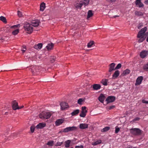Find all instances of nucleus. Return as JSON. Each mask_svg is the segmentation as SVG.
<instances>
[{
	"label": "nucleus",
	"instance_id": "f257e3e1",
	"mask_svg": "<svg viewBox=\"0 0 148 148\" xmlns=\"http://www.w3.org/2000/svg\"><path fill=\"white\" fill-rule=\"evenodd\" d=\"M147 28L145 27L143 28L142 29L138 32L137 35V37L139 38L138 40L139 42H143L145 39L146 36L147 35V34H146V33L145 34V32L147 30Z\"/></svg>",
	"mask_w": 148,
	"mask_h": 148
},
{
	"label": "nucleus",
	"instance_id": "f03ea898",
	"mask_svg": "<svg viewBox=\"0 0 148 148\" xmlns=\"http://www.w3.org/2000/svg\"><path fill=\"white\" fill-rule=\"evenodd\" d=\"M23 27L25 31L28 32L27 33L29 34H31L33 31L32 27L29 23L27 22L24 23Z\"/></svg>",
	"mask_w": 148,
	"mask_h": 148
},
{
	"label": "nucleus",
	"instance_id": "7ed1b4c3",
	"mask_svg": "<svg viewBox=\"0 0 148 148\" xmlns=\"http://www.w3.org/2000/svg\"><path fill=\"white\" fill-rule=\"evenodd\" d=\"M51 114L49 112H43L39 114V117L40 119H47L49 118Z\"/></svg>",
	"mask_w": 148,
	"mask_h": 148
},
{
	"label": "nucleus",
	"instance_id": "20e7f679",
	"mask_svg": "<svg viewBox=\"0 0 148 148\" xmlns=\"http://www.w3.org/2000/svg\"><path fill=\"white\" fill-rule=\"evenodd\" d=\"M77 127L75 126L69 127L64 129L62 130L63 132H69L73 131L76 130Z\"/></svg>",
	"mask_w": 148,
	"mask_h": 148
},
{
	"label": "nucleus",
	"instance_id": "39448f33",
	"mask_svg": "<svg viewBox=\"0 0 148 148\" xmlns=\"http://www.w3.org/2000/svg\"><path fill=\"white\" fill-rule=\"evenodd\" d=\"M130 132L131 134L134 135H139L141 133V130L137 128L131 129H130Z\"/></svg>",
	"mask_w": 148,
	"mask_h": 148
},
{
	"label": "nucleus",
	"instance_id": "423d86ee",
	"mask_svg": "<svg viewBox=\"0 0 148 148\" xmlns=\"http://www.w3.org/2000/svg\"><path fill=\"white\" fill-rule=\"evenodd\" d=\"M30 69L32 74L34 75H36L39 72V67L38 66H31Z\"/></svg>",
	"mask_w": 148,
	"mask_h": 148
},
{
	"label": "nucleus",
	"instance_id": "0eeeda50",
	"mask_svg": "<svg viewBox=\"0 0 148 148\" xmlns=\"http://www.w3.org/2000/svg\"><path fill=\"white\" fill-rule=\"evenodd\" d=\"M60 106V109L62 110H65L69 108L68 103L65 102L61 103Z\"/></svg>",
	"mask_w": 148,
	"mask_h": 148
},
{
	"label": "nucleus",
	"instance_id": "6e6552de",
	"mask_svg": "<svg viewBox=\"0 0 148 148\" xmlns=\"http://www.w3.org/2000/svg\"><path fill=\"white\" fill-rule=\"evenodd\" d=\"M86 107L85 106L82 107V111L79 116L80 117H84L86 115L87 111L86 110Z\"/></svg>",
	"mask_w": 148,
	"mask_h": 148
},
{
	"label": "nucleus",
	"instance_id": "1a4fd4ad",
	"mask_svg": "<svg viewBox=\"0 0 148 148\" xmlns=\"http://www.w3.org/2000/svg\"><path fill=\"white\" fill-rule=\"evenodd\" d=\"M12 106L14 110H18V103L15 100H14L12 102Z\"/></svg>",
	"mask_w": 148,
	"mask_h": 148
},
{
	"label": "nucleus",
	"instance_id": "9d476101",
	"mask_svg": "<svg viewBox=\"0 0 148 148\" xmlns=\"http://www.w3.org/2000/svg\"><path fill=\"white\" fill-rule=\"evenodd\" d=\"M115 99V97L113 96H108L106 99L107 103L112 102L114 101Z\"/></svg>",
	"mask_w": 148,
	"mask_h": 148
},
{
	"label": "nucleus",
	"instance_id": "9b49d317",
	"mask_svg": "<svg viewBox=\"0 0 148 148\" xmlns=\"http://www.w3.org/2000/svg\"><path fill=\"white\" fill-rule=\"evenodd\" d=\"M40 21L38 20H33L32 21L31 25L34 27H37L39 25Z\"/></svg>",
	"mask_w": 148,
	"mask_h": 148
},
{
	"label": "nucleus",
	"instance_id": "f8f14e48",
	"mask_svg": "<svg viewBox=\"0 0 148 148\" xmlns=\"http://www.w3.org/2000/svg\"><path fill=\"white\" fill-rule=\"evenodd\" d=\"M143 80V77L140 76L138 77L136 81L135 85H138L140 84Z\"/></svg>",
	"mask_w": 148,
	"mask_h": 148
},
{
	"label": "nucleus",
	"instance_id": "ddd939ff",
	"mask_svg": "<svg viewBox=\"0 0 148 148\" xmlns=\"http://www.w3.org/2000/svg\"><path fill=\"white\" fill-rule=\"evenodd\" d=\"M115 64L114 63H112L110 64L109 70V72H111L112 71L116 69L115 68Z\"/></svg>",
	"mask_w": 148,
	"mask_h": 148
},
{
	"label": "nucleus",
	"instance_id": "4468645a",
	"mask_svg": "<svg viewBox=\"0 0 148 148\" xmlns=\"http://www.w3.org/2000/svg\"><path fill=\"white\" fill-rule=\"evenodd\" d=\"M148 55V51H141L140 54V56L142 58H144Z\"/></svg>",
	"mask_w": 148,
	"mask_h": 148
},
{
	"label": "nucleus",
	"instance_id": "2eb2a0df",
	"mask_svg": "<svg viewBox=\"0 0 148 148\" xmlns=\"http://www.w3.org/2000/svg\"><path fill=\"white\" fill-rule=\"evenodd\" d=\"M64 121V119H60L56 120V126H58L62 124Z\"/></svg>",
	"mask_w": 148,
	"mask_h": 148
},
{
	"label": "nucleus",
	"instance_id": "dca6fc26",
	"mask_svg": "<svg viewBox=\"0 0 148 148\" xmlns=\"http://www.w3.org/2000/svg\"><path fill=\"white\" fill-rule=\"evenodd\" d=\"M120 74V72L118 70L116 71L112 75V78L113 79H115L118 77Z\"/></svg>",
	"mask_w": 148,
	"mask_h": 148
},
{
	"label": "nucleus",
	"instance_id": "f3484780",
	"mask_svg": "<svg viewBox=\"0 0 148 148\" xmlns=\"http://www.w3.org/2000/svg\"><path fill=\"white\" fill-rule=\"evenodd\" d=\"M46 125L45 123H40L36 127L37 129H42Z\"/></svg>",
	"mask_w": 148,
	"mask_h": 148
},
{
	"label": "nucleus",
	"instance_id": "a211bd4d",
	"mask_svg": "<svg viewBox=\"0 0 148 148\" xmlns=\"http://www.w3.org/2000/svg\"><path fill=\"white\" fill-rule=\"evenodd\" d=\"M79 127L82 129H86L88 127V125L86 123H81L79 124Z\"/></svg>",
	"mask_w": 148,
	"mask_h": 148
},
{
	"label": "nucleus",
	"instance_id": "6ab92c4d",
	"mask_svg": "<svg viewBox=\"0 0 148 148\" xmlns=\"http://www.w3.org/2000/svg\"><path fill=\"white\" fill-rule=\"evenodd\" d=\"M105 98V97L104 95L102 94H101L99 97L98 100L100 102L102 103H103Z\"/></svg>",
	"mask_w": 148,
	"mask_h": 148
},
{
	"label": "nucleus",
	"instance_id": "aec40b11",
	"mask_svg": "<svg viewBox=\"0 0 148 148\" xmlns=\"http://www.w3.org/2000/svg\"><path fill=\"white\" fill-rule=\"evenodd\" d=\"M92 86L94 90L99 89L101 87L100 85L98 84H95Z\"/></svg>",
	"mask_w": 148,
	"mask_h": 148
},
{
	"label": "nucleus",
	"instance_id": "412c9836",
	"mask_svg": "<svg viewBox=\"0 0 148 148\" xmlns=\"http://www.w3.org/2000/svg\"><path fill=\"white\" fill-rule=\"evenodd\" d=\"M42 46V44L41 43H38L37 45H34V47L36 49H41Z\"/></svg>",
	"mask_w": 148,
	"mask_h": 148
},
{
	"label": "nucleus",
	"instance_id": "4be33fe9",
	"mask_svg": "<svg viewBox=\"0 0 148 148\" xmlns=\"http://www.w3.org/2000/svg\"><path fill=\"white\" fill-rule=\"evenodd\" d=\"M82 3L81 1L79 3H77L75 5V7L77 9H81L82 6Z\"/></svg>",
	"mask_w": 148,
	"mask_h": 148
},
{
	"label": "nucleus",
	"instance_id": "5701e85b",
	"mask_svg": "<svg viewBox=\"0 0 148 148\" xmlns=\"http://www.w3.org/2000/svg\"><path fill=\"white\" fill-rule=\"evenodd\" d=\"M40 10L41 11H43L44 10L45 7V4L44 3H42L40 6Z\"/></svg>",
	"mask_w": 148,
	"mask_h": 148
},
{
	"label": "nucleus",
	"instance_id": "b1692460",
	"mask_svg": "<svg viewBox=\"0 0 148 148\" xmlns=\"http://www.w3.org/2000/svg\"><path fill=\"white\" fill-rule=\"evenodd\" d=\"M79 112V110L78 109H77L75 110H74L71 113V114L72 116H74L76 115Z\"/></svg>",
	"mask_w": 148,
	"mask_h": 148
},
{
	"label": "nucleus",
	"instance_id": "393cba45",
	"mask_svg": "<svg viewBox=\"0 0 148 148\" xmlns=\"http://www.w3.org/2000/svg\"><path fill=\"white\" fill-rule=\"evenodd\" d=\"M53 47V44L52 43L48 44L46 46V48L48 50H51Z\"/></svg>",
	"mask_w": 148,
	"mask_h": 148
},
{
	"label": "nucleus",
	"instance_id": "a878e982",
	"mask_svg": "<svg viewBox=\"0 0 148 148\" xmlns=\"http://www.w3.org/2000/svg\"><path fill=\"white\" fill-rule=\"evenodd\" d=\"M71 142L70 140H68L65 142V146L66 148H68L70 146V145Z\"/></svg>",
	"mask_w": 148,
	"mask_h": 148
},
{
	"label": "nucleus",
	"instance_id": "bb28decb",
	"mask_svg": "<svg viewBox=\"0 0 148 148\" xmlns=\"http://www.w3.org/2000/svg\"><path fill=\"white\" fill-rule=\"evenodd\" d=\"M130 73V71L128 69H126L125 71H124L123 73L121 74V75L122 76H125L128 74H129Z\"/></svg>",
	"mask_w": 148,
	"mask_h": 148
},
{
	"label": "nucleus",
	"instance_id": "cd10ccee",
	"mask_svg": "<svg viewBox=\"0 0 148 148\" xmlns=\"http://www.w3.org/2000/svg\"><path fill=\"white\" fill-rule=\"evenodd\" d=\"M101 143V141L100 140H97L96 141L92 143V145L95 146Z\"/></svg>",
	"mask_w": 148,
	"mask_h": 148
},
{
	"label": "nucleus",
	"instance_id": "c85d7f7f",
	"mask_svg": "<svg viewBox=\"0 0 148 148\" xmlns=\"http://www.w3.org/2000/svg\"><path fill=\"white\" fill-rule=\"evenodd\" d=\"M82 3V5H84L85 6H86L88 5L89 2V0H83L82 1H81Z\"/></svg>",
	"mask_w": 148,
	"mask_h": 148
},
{
	"label": "nucleus",
	"instance_id": "c756f323",
	"mask_svg": "<svg viewBox=\"0 0 148 148\" xmlns=\"http://www.w3.org/2000/svg\"><path fill=\"white\" fill-rule=\"evenodd\" d=\"M93 15V14L92 13V11L91 10H89L88 13L87 18L88 19L90 17H92Z\"/></svg>",
	"mask_w": 148,
	"mask_h": 148
},
{
	"label": "nucleus",
	"instance_id": "7c9ffc66",
	"mask_svg": "<svg viewBox=\"0 0 148 148\" xmlns=\"http://www.w3.org/2000/svg\"><path fill=\"white\" fill-rule=\"evenodd\" d=\"M0 20L5 23H7L6 18L3 16H1L0 17Z\"/></svg>",
	"mask_w": 148,
	"mask_h": 148
},
{
	"label": "nucleus",
	"instance_id": "2f4dec72",
	"mask_svg": "<svg viewBox=\"0 0 148 148\" xmlns=\"http://www.w3.org/2000/svg\"><path fill=\"white\" fill-rule=\"evenodd\" d=\"M110 129V127H106L101 130V132H104L108 131Z\"/></svg>",
	"mask_w": 148,
	"mask_h": 148
},
{
	"label": "nucleus",
	"instance_id": "473e14b6",
	"mask_svg": "<svg viewBox=\"0 0 148 148\" xmlns=\"http://www.w3.org/2000/svg\"><path fill=\"white\" fill-rule=\"evenodd\" d=\"M19 29H16L12 32V34L14 35H17L19 32Z\"/></svg>",
	"mask_w": 148,
	"mask_h": 148
},
{
	"label": "nucleus",
	"instance_id": "72a5a7b5",
	"mask_svg": "<svg viewBox=\"0 0 148 148\" xmlns=\"http://www.w3.org/2000/svg\"><path fill=\"white\" fill-rule=\"evenodd\" d=\"M53 143L54 141L53 140H51L48 141L47 144L50 146H52L53 145Z\"/></svg>",
	"mask_w": 148,
	"mask_h": 148
},
{
	"label": "nucleus",
	"instance_id": "f704fd0d",
	"mask_svg": "<svg viewBox=\"0 0 148 148\" xmlns=\"http://www.w3.org/2000/svg\"><path fill=\"white\" fill-rule=\"evenodd\" d=\"M94 42L93 41H91L88 42L87 45V47L88 48L91 47L94 44Z\"/></svg>",
	"mask_w": 148,
	"mask_h": 148
},
{
	"label": "nucleus",
	"instance_id": "c9c22d12",
	"mask_svg": "<svg viewBox=\"0 0 148 148\" xmlns=\"http://www.w3.org/2000/svg\"><path fill=\"white\" fill-rule=\"evenodd\" d=\"M135 14L136 15L138 16H141L143 15V13L142 12L139 11L135 12Z\"/></svg>",
	"mask_w": 148,
	"mask_h": 148
},
{
	"label": "nucleus",
	"instance_id": "e433bc0d",
	"mask_svg": "<svg viewBox=\"0 0 148 148\" xmlns=\"http://www.w3.org/2000/svg\"><path fill=\"white\" fill-rule=\"evenodd\" d=\"M143 69L146 71H148V62L146 64L144 65Z\"/></svg>",
	"mask_w": 148,
	"mask_h": 148
},
{
	"label": "nucleus",
	"instance_id": "4c0bfd02",
	"mask_svg": "<svg viewBox=\"0 0 148 148\" xmlns=\"http://www.w3.org/2000/svg\"><path fill=\"white\" fill-rule=\"evenodd\" d=\"M108 80L106 79H104L102 80L101 81L102 83L104 86L107 85V82Z\"/></svg>",
	"mask_w": 148,
	"mask_h": 148
},
{
	"label": "nucleus",
	"instance_id": "58836bf2",
	"mask_svg": "<svg viewBox=\"0 0 148 148\" xmlns=\"http://www.w3.org/2000/svg\"><path fill=\"white\" fill-rule=\"evenodd\" d=\"M35 126L33 125L31 126L30 127V130L32 133H33L34 132V130L35 129Z\"/></svg>",
	"mask_w": 148,
	"mask_h": 148
},
{
	"label": "nucleus",
	"instance_id": "ea45409f",
	"mask_svg": "<svg viewBox=\"0 0 148 148\" xmlns=\"http://www.w3.org/2000/svg\"><path fill=\"white\" fill-rule=\"evenodd\" d=\"M5 38V37H0V42H3V41H5L6 40Z\"/></svg>",
	"mask_w": 148,
	"mask_h": 148
},
{
	"label": "nucleus",
	"instance_id": "a19ab883",
	"mask_svg": "<svg viewBox=\"0 0 148 148\" xmlns=\"http://www.w3.org/2000/svg\"><path fill=\"white\" fill-rule=\"evenodd\" d=\"M83 101V99H79L78 100V103L80 105L82 104V102Z\"/></svg>",
	"mask_w": 148,
	"mask_h": 148
},
{
	"label": "nucleus",
	"instance_id": "79ce46f5",
	"mask_svg": "<svg viewBox=\"0 0 148 148\" xmlns=\"http://www.w3.org/2000/svg\"><path fill=\"white\" fill-rule=\"evenodd\" d=\"M115 128V133H117L119 132L120 130V128L118 126H116Z\"/></svg>",
	"mask_w": 148,
	"mask_h": 148
},
{
	"label": "nucleus",
	"instance_id": "37998d69",
	"mask_svg": "<svg viewBox=\"0 0 148 148\" xmlns=\"http://www.w3.org/2000/svg\"><path fill=\"white\" fill-rule=\"evenodd\" d=\"M55 57L54 56L51 57L50 58V61L51 63H53L55 61Z\"/></svg>",
	"mask_w": 148,
	"mask_h": 148
},
{
	"label": "nucleus",
	"instance_id": "c03bdc74",
	"mask_svg": "<svg viewBox=\"0 0 148 148\" xmlns=\"http://www.w3.org/2000/svg\"><path fill=\"white\" fill-rule=\"evenodd\" d=\"M121 64L119 63L115 67V69H119L121 67Z\"/></svg>",
	"mask_w": 148,
	"mask_h": 148
},
{
	"label": "nucleus",
	"instance_id": "a18cd8bd",
	"mask_svg": "<svg viewBox=\"0 0 148 148\" xmlns=\"http://www.w3.org/2000/svg\"><path fill=\"white\" fill-rule=\"evenodd\" d=\"M141 0H136V5H139L141 2Z\"/></svg>",
	"mask_w": 148,
	"mask_h": 148
},
{
	"label": "nucleus",
	"instance_id": "49530a36",
	"mask_svg": "<svg viewBox=\"0 0 148 148\" xmlns=\"http://www.w3.org/2000/svg\"><path fill=\"white\" fill-rule=\"evenodd\" d=\"M62 142H58L56 143V146H60L62 144Z\"/></svg>",
	"mask_w": 148,
	"mask_h": 148
},
{
	"label": "nucleus",
	"instance_id": "de8ad7c7",
	"mask_svg": "<svg viewBox=\"0 0 148 148\" xmlns=\"http://www.w3.org/2000/svg\"><path fill=\"white\" fill-rule=\"evenodd\" d=\"M75 148H83V146L82 145L79 146H76L75 147Z\"/></svg>",
	"mask_w": 148,
	"mask_h": 148
},
{
	"label": "nucleus",
	"instance_id": "09e8293b",
	"mask_svg": "<svg viewBox=\"0 0 148 148\" xmlns=\"http://www.w3.org/2000/svg\"><path fill=\"white\" fill-rule=\"evenodd\" d=\"M18 15L19 16L21 17L22 16V13L19 11H18Z\"/></svg>",
	"mask_w": 148,
	"mask_h": 148
},
{
	"label": "nucleus",
	"instance_id": "8fccbe9b",
	"mask_svg": "<svg viewBox=\"0 0 148 148\" xmlns=\"http://www.w3.org/2000/svg\"><path fill=\"white\" fill-rule=\"evenodd\" d=\"M138 5L139 7H140V8L143 7L144 6V5L141 2L139 4V5Z\"/></svg>",
	"mask_w": 148,
	"mask_h": 148
},
{
	"label": "nucleus",
	"instance_id": "3c124183",
	"mask_svg": "<svg viewBox=\"0 0 148 148\" xmlns=\"http://www.w3.org/2000/svg\"><path fill=\"white\" fill-rule=\"evenodd\" d=\"M20 24H17L16 25H14L12 27H20Z\"/></svg>",
	"mask_w": 148,
	"mask_h": 148
},
{
	"label": "nucleus",
	"instance_id": "603ef678",
	"mask_svg": "<svg viewBox=\"0 0 148 148\" xmlns=\"http://www.w3.org/2000/svg\"><path fill=\"white\" fill-rule=\"evenodd\" d=\"M108 2H110V3H112L113 2H115L116 0H106Z\"/></svg>",
	"mask_w": 148,
	"mask_h": 148
},
{
	"label": "nucleus",
	"instance_id": "864d4df0",
	"mask_svg": "<svg viewBox=\"0 0 148 148\" xmlns=\"http://www.w3.org/2000/svg\"><path fill=\"white\" fill-rule=\"evenodd\" d=\"M142 102L143 103H146V104H148V101H146L145 100H142Z\"/></svg>",
	"mask_w": 148,
	"mask_h": 148
},
{
	"label": "nucleus",
	"instance_id": "5fc2aeb1",
	"mask_svg": "<svg viewBox=\"0 0 148 148\" xmlns=\"http://www.w3.org/2000/svg\"><path fill=\"white\" fill-rule=\"evenodd\" d=\"M139 119H140V118H139L137 117V118H136L135 119H134L133 120V121H138L139 120Z\"/></svg>",
	"mask_w": 148,
	"mask_h": 148
},
{
	"label": "nucleus",
	"instance_id": "6e6d98bb",
	"mask_svg": "<svg viewBox=\"0 0 148 148\" xmlns=\"http://www.w3.org/2000/svg\"><path fill=\"white\" fill-rule=\"evenodd\" d=\"M127 148H137V147H133L131 146H129L127 147Z\"/></svg>",
	"mask_w": 148,
	"mask_h": 148
},
{
	"label": "nucleus",
	"instance_id": "4d7b16f0",
	"mask_svg": "<svg viewBox=\"0 0 148 148\" xmlns=\"http://www.w3.org/2000/svg\"><path fill=\"white\" fill-rule=\"evenodd\" d=\"M144 3L146 4H148V0H146Z\"/></svg>",
	"mask_w": 148,
	"mask_h": 148
},
{
	"label": "nucleus",
	"instance_id": "13d9d810",
	"mask_svg": "<svg viewBox=\"0 0 148 148\" xmlns=\"http://www.w3.org/2000/svg\"><path fill=\"white\" fill-rule=\"evenodd\" d=\"M114 107V106H110V107L109 109H112Z\"/></svg>",
	"mask_w": 148,
	"mask_h": 148
},
{
	"label": "nucleus",
	"instance_id": "bf43d9fd",
	"mask_svg": "<svg viewBox=\"0 0 148 148\" xmlns=\"http://www.w3.org/2000/svg\"><path fill=\"white\" fill-rule=\"evenodd\" d=\"M24 107V106H21V107H19L18 106V108H19V109H20Z\"/></svg>",
	"mask_w": 148,
	"mask_h": 148
},
{
	"label": "nucleus",
	"instance_id": "052dcab7",
	"mask_svg": "<svg viewBox=\"0 0 148 148\" xmlns=\"http://www.w3.org/2000/svg\"><path fill=\"white\" fill-rule=\"evenodd\" d=\"M26 49H25V50H24V49H22L21 50V51H23V53H24V52H25V51H26Z\"/></svg>",
	"mask_w": 148,
	"mask_h": 148
},
{
	"label": "nucleus",
	"instance_id": "680f3d73",
	"mask_svg": "<svg viewBox=\"0 0 148 148\" xmlns=\"http://www.w3.org/2000/svg\"><path fill=\"white\" fill-rule=\"evenodd\" d=\"M119 16H117V15H115V16H113V17L114 18H116L117 17H118Z\"/></svg>",
	"mask_w": 148,
	"mask_h": 148
},
{
	"label": "nucleus",
	"instance_id": "e2e57ef3",
	"mask_svg": "<svg viewBox=\"0 0 148 148\" xmlns=\"http://www.w3.org/2000/svg\"><path fill=\"white\" fill-rule=\"evenodd\" d=\"M62 132H62V131H59V133H62Z\"/></svg>",
	"mask_w": 148,
	"mask_h": 148
},
{
	"label": "nucleus",
	"instance_id": "0e129e2a",
	"mask_svg": "<svg viewBox=\"0 0 148 148\" xmlns=\"http://www.w3.org/2000/svg\"><path fill=\"white\" fill-rule=\"evenodd\" d=\"M8 114V112H5V115H7Z\"/></svg>",
	"mask_w": 148,
	"mask_h": 148
},
{
	"label": "nucleus",
	"instance_id": "69168bd1",
	"mask_svg": "<svg viewBox=\"0 0 148 148\" xmlns=\"http://www.w3.org/2000/svg\"><path fill=\"white\" fill-rule=\"evenodd\" d=\"M146 40L147 42H148V36L147 37V38Z\"/></svg>",
	"mask_w": 148,
	"mask_h": 148
},
{
	"label": "nucleus",
	"instance_id": "338daca9",
	"mask_svg": "<svg viewBox=\"0 0 148 148\" xmlns=\"http://www.w3.org/2000/svg\"><path fill=\"white\" fill-rule=\"evenodd\" d=\"M140 27H138V28H139L140 27V26L142 25V24H141L140 23Z\"/></svg>",
	"mask_w": 148,
	"mask_h": 148
},
{
	"label": "nucleus",
	"instance_id": "774afa93",
	"mask_svg": "<svg viewBox=\"0 0 148 148\" xmlns=\"http://www.w3.org/2000/svg\"><path fill=\"white\" fill-rule=\"evenodd\" d=\"M23 48H25V49L26 48H25V47H23Z\"/></svg>",
	"mask_w": 148,
	"mask_h": 148
}]
</instances>
